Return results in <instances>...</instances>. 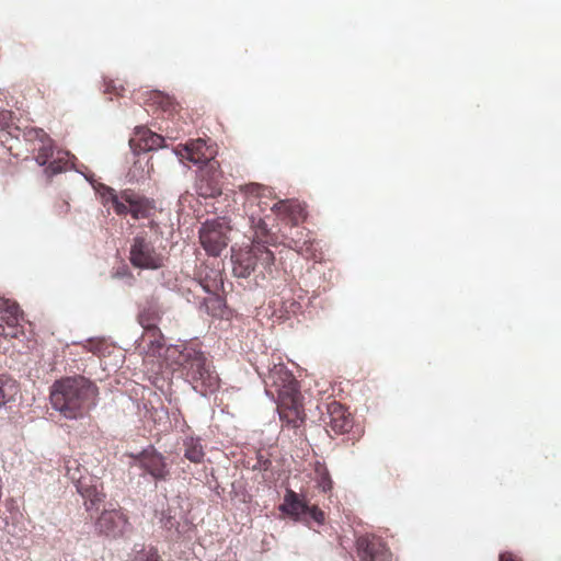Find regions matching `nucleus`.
Listing matches in <instances>:
<instances>
[{
    "label": "nucleus",
    "mask_w": 561,
    "mask_h": 561,
    "mask_svg": "<svg viewBox=\"0 0 561 561\" xmlns=\"http://www.w3.org/2000/svg\"><path fill=\"white\" fill-rule=\"evenodd\" d=\"M205 453L199 442L191 439L185 443L184 457L194 463H201L204 459Z\"/></svg>",
    "instance_id": "cd10ccee"
},
{
    "label": "nucleus",
    "mask_w": 561,
    "mask_h": 561,
    "mask_svg": "<svg viewBox=\"0 0 561 561\" xmlns=\"http://www.w3.org/2000/svg\"><path fill=\"white\" fill-rule=\"evenodd\" d=\"M19 386L14 379L0 375V408L14 400Z\"/></svg>",
    "instance_id": "4be33fe9"
},
{
    "label": "nucleus",
    "mask_w": 561,
    "mask_h": 561,
    "mask_svg": "<svg viewBox=\"0 0 561 561\" xmlns=\"http://www.w3.org/2000/svg\"><path fill=\"white\" fill-rule=\"evenodd\" d=\"M31 151L39 165H46L54 156V140L47 136L41 141L39 147L34 146Z\"/></svg>",
    "instance_id": "b1692460"
},
{
    "label": "nucleus",
    "mask_w": 561,
    "mask_h": 561,
    "mask_svg": "<svg viewBox=\"0 0 561 561\" xmlns=\"http://www.w3.org/2000/svg\"><path fill=\"white\" fill-rule=\"evenodd\" d=\"M161 318L159 307L153 304L144 308L138 314V322L142 328L157 327V322Z\"/></svg>",
    "instance_id": "393cba45"
},
{
    "label": "nucleus",
    "mask_w": 561,
    "mask_h": 561,
    "mask_svg": "<svg viewBox=\"0 0 561 561\" xmlns=\"http://www.w3.org/2000/svg\"><path fill=\"white\" fill-rule=\"evenodd\" d=\"M500 561H518V560L511 553H503V554H501Z\"/></svg>",
    "instance_id": "f704fd0d"
},
{
    "label": "nucleus",
    "mask_w": 561,
    "mask_h": 561,
    "mask_svg": "<svg viewBox=\"0 0 561 561\" xmlns=\"http://www.w3.org/2000/svg\"><path fill=\"white\" fill-rule=\"evenodd\" d=\"M102 197L104 204H111L118 216L130 214L134 219L149 218L156 208L152 199L133 190H124L117 193L108 187Z\"/></svg>",
    "instance_id": "39448f33"
},
{
    "label": "nucleus",
    "mask_w": 561,
    "mask_h": 561,
    "mask_svg": "<svg viewBox=\"0 0 561 561\" xmlns=\"http://www.w3.org/2000/svg\"><path fill=\"white\" fill-rule=\"evenodd\" d=\"M201 308L211 317H222L225 300L219 295L213 294L203 300Z\"/></svg>",
    "instance_id": "a878e982"
},
{
    "label": "nucleus",
    "mask_w": 561,
    "mask_h": 561,
    "mask_svg": "<svg viewBox=\"0 0 561 561\" xmlns=\"http://www.w3.org/2000/svg\"><path fill=\"white\" fill-rule=\"evenodd\" d=\"M135 465L146 471L157 481H164L168 479L170 471L163 455L158 453L152 446L144 449L139 454H130Z\"/></svg>",
    "instance_id": "6e6552de"
},
{
    "label": "nucleus",
    "mask_w": 561,
    "mask_h": 561,
    "mask_svg": "<svg viewBox=\"0 0 561 561\" xmlns=\"http://www.w3.org/2000/svg\"><path fill=\"white\" fill-rule=\"evenodd\" d=\"M129 261L137 268L158 270L164 266L165 256L163 251L156 248L150 239L138 234L133 239Z\"/></svg>",
    "instance_id": "423d86ee"
},
{
    "label": "nucleus",
    "mask_w": 561,
    "mask_h": 561,
    "mask_svg": "<svg viewBox=\"0 0 561 561\" xmlns=\"http://www.w3.org/2000/svg\"><path fill=\"white\" fill-rule=\"evenodd\" d=\"M127 561H163L154 547L135 551Z\"/></svg>",
    "instance_id": "c756f323"
},
{
    "label": "nucleus",
    "mask_w": 561,
    "mask_h": 561,
    "mask_svg": "<svg viewBox=\"0 0 561 561\" xmlns=\"http://www.w3.org/2000/svg\"><path fill=\"white\" fill-rule=\"evenodd\" d=\"M47 136L48 134L44 129L37 127H26L22 130V137L30 146V150L36 146V142H41Z\"/></svg>",
    "instance_id": "c85d7f7f"
},
{
    "label": "nucleus",
    "mask_w": 561,
    "mask_h": 561,
    "mask_svg": "<svg viewBox=\"0 0 561 561\" xmlns=\"http://www.w3.org/2000/svg\"><path fill=\"white\" fill-rule=\"evenodd\" d=\"M309 234L310 232L306 229L298 230L297 237L290 238L289 247L295 249L306 259H316L318 251L317 243L310 238Z\"/></svg>",
    "instance_id": "aec40b11"
},
{
    "label": "nucleus",
    "mask_w": 561,
    "mask_h": 561,
    "mask_svg": "<svg viewBox=\"0 0 561 561\" xmlns=\"http://www.w3.org/2000/svg\"><path fill=\"white\" fill-rule=\"evenodd\" d=\"M57 154H58L57 158H55L54 160L49 161L46 164L45 173L48 176L58 174L67 169L68 161L62 156H67L68 153H62L59 151Z\"/></svg>",
    "instance_id": "7c9ffc66"
},
{
    "label": "nucleus",
    "mask_w": 561,
    "mask_h": 561,
    "mask_svg": "<svg viewBox=\"0 0 561 561\" xmlns=\"http://www.w3.org/2000/svg\"><path fill=\"white\" fill-rule=\"evenodd\" d=\"M328 432L335 435L347 433L353 427L351 413L341 403L333 401L328 404V421H325Z\"/></svg>",
    "instance_id": "4468645a"
},
{
    "label": "nucleus",
    "mask_w": 561,
    "mask_h": 561,
    "mask_svg": "<svg viewBox=\"0 0 561 561\" xmlns=\"http://www.w3.org/2000/svg\"><path fill=\"white\" fill-rule=\"evenodd\" d=\"M360 561H391V552L377 536H360L356 540Z\"/></svg>",
    "instance_id": "9d476101"
},
{
    "label": "nucleus",
    "mask_w": 561,
    "mask_h": 561,
    "mask_svg": "<svg viewBox=\"0 0 561 561\" xmlns=\"http://www.w3.org/2000/svg\"><path fill=\"white\" fill-rule=\"evenodd\" d=\"M66 474L69 479H71L73 482H77V489L81 493V495L87 500L85 501V507L87 511L92 510L94 506L99 505L101 502H103L105 494L102 492H99L95 488H85L83 489L80 480V465L77 460H67L66 461Z\"/></svg>",
    "instance_id": "2eb2a0df"
},
{
    "label": "nucleus",
    "mask_w": 561,
    "mask_h": 561,
    "mask_svg": "<svg viewBox=\"0 0 561 561\" xmlns=\"http://www.w3.org/2000/svg\"><path fill=\"white\" fill-rule=\"evenodd\" d=\"M201 244L205 251L213 256L220 255L227 247V237L221 228L215 224H205L199 230Z\"/></svg>",
    "instance_id": "ddd939ff"
},
{
    "label": "nucleus",
    "mask_w": 561,
    "mask_h": 561,
    "mask_svg": "<svg viewBox=\"0 0 561 561\" xmlns=\"http://www.w3.org/2000/svg\"><path fill=\"white\" fill-rule=\"evenodd\" d=\"M232 272L233 275L241 278L249 277L256 268L260 274L265 277L272 273L274 265V253L268 250L259 240H254L249 249L240 250L232 254Z\"/></svg>",
    "instance_id": "20e7f679"
},
{
    "label": "nucleus",
    "mask_w": 561,
    "mask_h": 561,
    "mask_svg": "<svg viewBox=\"0 0 561 561\" xmlns=\"http://www.w3.org/2000/svg\"><path fill=\"white\" fill-rule=\"evenodd\" d=\"M23 335L20 310L15 302L0 297V340L19 339Z\"/></svg>",
    "instance_id": "1a4fd4ad"
},
{
    "label": "nucleus",
    "mask_w": 561,
    "mask_h": 561,
    "mask_svg": "<svg viewBox=\"0 0 561 561\" xmlns=\"http://www.w3.org/2000/svg\"><path fill=\"white\" fill-rule=\"evenodd\" d=\"M279 508L295 520H307L308 503L300 499L299 494L293 490L286 491L284 503Z\"/></svg>",
    "instance_id": "6ab92c4d"
},
{
    "label": "nucleus",
    "mask_w": 561,
    "mask_h": 561,
    "mask_svg": "<svg viewBox=\"0 0 561 561\" xmlns=\"http://www.w3.org/2000/svg\"><path fill=\"white\" fill-rule=\"evenodd\" d=\"M99 388L84 376L56 380L50 391L51 407L64 417L81 419L98 403Z\"/></svg>",
    "instance_id": "f257e3e1"
},
{
    "label": "nucleus",
    "mask_w": 561,
    "mask_h": 561,
    "mask_svg": "<svg viewBox=\"0 0 561 561\" xmlns=\"http://www.w3.org/2000/svg\"><path fill=\"white\" fill-rule=\"evenodd\" d=\"M164 139L145 126L135 128L134 137L129 139V146L134 152L150 151L162 147Z\"/></svg>",
    "instance_id": "f3484780"
},
{
    "label": "nucleus",
    "mask_w": 561,
    "mask_h": 561,
    "mask_svg": "<svg viewBox=\"0 0 561 561\" xmlns=\"http://www.w3.org/2000/svg\"><path fill=\"white\" fill-rule=\"evenodd\" d=\"M70 209V204L65 198H59L54 204V211L57 216H64L68 214Z\"/></svg>",
    "instance_id": "72a5a7b5"
},
{
    "label": "nucleus",
    "mask_w": 561,
    "mask_h": 561,
    "mask_svg": "<svg viewBox=\"0 0 561 561\" xmlns=\"http://www.w3.org/2000/svg\"><path fill=\"white\" fill-rule=\"evenodd\" d=\"M141 341L148 345V352L154 354L164 346L163 334L157 327L144 328Z\"/></svg>",
    "instance_id": "412c9836"
},
{
    "label": "nucleus",
    "mask_w": 561,
    "mask_h": 561,
    "mask_svg": "<svg viewBox=\"0 0 561 561\" xmlns=\"http://www.w3.org/2000/svg\"><path fill=\"white\" fill-rule=\"evenodd\" d=\"M182 367L186 380L194 390L203 396H207L219 389V376L203 352L195 348H186L182 353Z\"/></svg>",
    "instance_id": "7ed1b4c3"
},
{
    "label": "nucleus",
    "mask_w": 561,
    "mask_h": 561,
    "mask_svg": "<svg viewBox=\"0 0 561 561\" xmlns=\"http://www.w3.org/2000/svg\"><path fill=\"white\" fill-rule=\"evenodd\" d=\"M267 393L277 397V411L283 424L299 428L305 423V411L299 386L285 364H274L264 379Z\"/></svg>",
    "instance_id": "f03ea898"
},
{
    "label": "nucleus",
    "mask_w": 561,
    "mask_h": 561,
    "mask_svg": "<svg viewBox=\"0 0 561 561\" xmlns=\"http://www.w3.org/2000/svg\"><path fill=\"white\" fill-rule=\"evenodd\" d=\"M216 151L204 139H195L187 142L181 151V157L187 159L199 168H208L215 159Z\"/></svg>",
    "instance_id": "f8f14e48"
},
{
    "label": "nucleus",
    "mask_w": 561,
    "mask_h": 561,
    "mask_svg": "<svg viewBox=\"0 0 561 561\" xmlns=\"http://www.w3.org/2000/svg\"><path fill=\"white\" fill-rule=\"evenodd\" d=\"M146 102L150 105L157 106V108L164 113H171L176 110V103L174 100L160 91H150Z\"/></svg>",
    "instance_id": "5701e85b"
},
{
    "label": "nucleus",
    "mask_w": 561,
    "mask_h": 561,
    "mask_svg": "<svg viewBox=\"0 0 561 561\" xmlns=\"http://www.w3.org/2000/svg\"><path fill=\"white\" fill-rule=\"evenodd\" d=\"M324 517H325L324 512L322 510H320L318 506L308 505L307 519L311 518L312 520H314L318 524H323Z\"/></svg>",
    "instance_id": "473e14b6"
},
{
    "label": "nucleus",
    "mask_w": 561,
    "mask_h": 561,
    "mask_svg": "<svg viewBox=\"0 0 561 561\" xmlns=\"http://www.w3.org/2000/svg\"><path fill=\"white\" fill-rule=\"evenodd\" d=\"M314 473L318 488L321 489V491L324 493L331 491L333 481L330 477L328 468L324 465L317 462L314 467Z\"/></svg>",
    "instance_id": "bb28decb"
},
{
    "label": "nucleus",
    "mask_w": 561,
    "mask_h": 561,
    "mask_svg": "<svg viewBox=\"0 0 561 561\" xmlns=\"http://www.w3.org/2000/svg\"><path fill=\"white\" fill-rule=\"evenodd\" d=\"M239 192L244 195L245 206H252L256 203L260 208H263V205L266 207L267 201L275 197L274 190L271 186L255 182L240 185Z\"/></svg>",
    "instance_id": "dca6fc26"
},
{
    "label": "nucleus",
    "mask_w": 561,
    "mask_h": 561,
    "mask_svg": "<svg viewBox=\"0 0 561 561\" xmlns=\"http://www.w3.org/2000/svg\"><path fill=\"white\" fill-rule=\"evenodd\" d=\"M131 528L129 518L122 507L103 510L95 520L98 534L110 539L123 538L131 531Z\"/></svg>",
    "instance_id": "0eeeda50"
},
{
    "label": "nucleus",
    "mask_w": 561,
    "mask_h": 561,
    "mask_svg": "<svg viewBox=\"0 0 561 561\" xmlns=\"http://www.w3.org/2000/svg\"><path fill=\"white\" fill-rule=\"evenodd\" d=\"M252 227L255 230V237L256 239L265 238V240L260 241L262 244L267 242V236H268V228L267 224L262 218H255L254 214H251L250 216Z\"/></svg>",
    "instance_id": "2f4dec72"
},
{
    "label": "nucleus",
    "mask_w": 561,
    "mask_h": 561,
    "mask_svg": "<svg viewBox=\"0 0 561 561\" xmlns=\"http://www.w3.org/2000/svg\"><path fill=\"white\" fill-rule=\"evenodd\" d=\"M221 172L219 162H210L208 168H202L196 183L199 196L208 198L221 194Z\"/></svg>",
    "instance_id": "9b49d317"
},
{
    "label": "nucleus",
    "mask_w": 561,
    "mask_h": 561,
    "mask_svg": "<svg viewBox=\"0 0 561 561\" xmlns=\"http://www.w3.org/2000/svg\"><path fill=\"white\" fill-rule=\"evenodd\" d=\"M271 209L277 217L287 220L293 227L298 226L307 217L304 206L296 201H278Z\"/></svg>",
    "instance_id": "a211bd4d"
}]
</instances>
